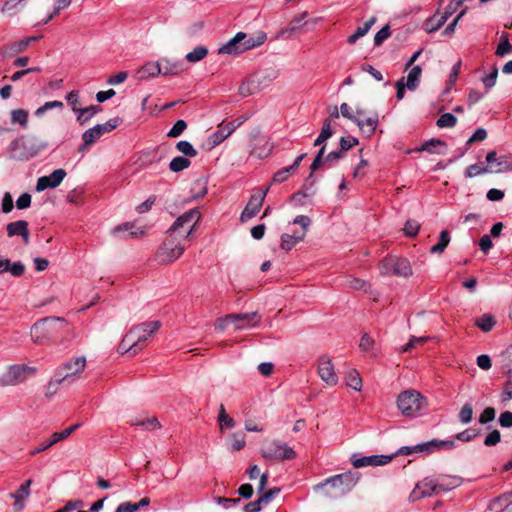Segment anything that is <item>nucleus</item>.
I'll return each mask as SVG.
<instances>
[{
	"mask_svg": "<svg viewBox=\"0 0 512 512\" xmlns=\"http://www.w3.org/2000/svg\"><path fill=\"white\" fill-rule=\"evenodd\" d=\"M34 343L43 345L51 342L63 345L73 337L69 323L61 317H46L35 322L30 330Z\"/></svg>",
	"mask_w": 512,
	"mask_h": 512,
	"instance_id": "1",
	"label": "nucleus"
},
{
	"mask_svg": "<svg viewBox=\"0 0 512 512\" xmlns=\"http://www.w3.org/2000/svg\"><path fill=\"white\" fill-rule=\"evenodd\" d=\"M47 144L36 137L24 135L12 140L7 148L9 158L16 161H28L45 149Z\"/></svg>",
	"mask_w": 512,
	"mask_h": 512,
	"instance_id": "2",
	"label": "nucleus"
},
{
	"mask_svg": "<svg viewBox=\"0 0 512 512\" xmlns=\"http://www.w3.org/2000/svg\"><path fill=\"white\" fill-rule=\"evenodd\" d=\"M201 213L197 208L180 215L168 230L169 235L180 240L181 243L192 236L193 230L200 221Z\"/></svg>",
	"mask_w": 512,
	"mask_h": 512,
	"instance_id": "3",
	"label": "nucleus"
},
{
	"mask_svg": "<svg viewBox=\"0 0 512 512\" xmlns=\"http://www.w3.org/2000/svg\"><path fill=\"white\" fill-rule=\"evenodd\" d=\"M397 406L403 415L417 417L425 410L426 400L419 392L407 390L398 396Z\"/></svg>",
	"mask_w": 512,
	"mask_h": 512,
	"instance_id": "4",
	"label": "nucleus"
},
{
	"mask_svg": "<svg viewBox=\"0 0 512 512\" xmlns=\"http://www.w3.org/2000/svg\"><path fill=\"white\" fill-rule=\"evenodd\" d=\"M87 365L85 356H78L65 361L56 369V376H60L66 385H71L82 377Z\"/></svg>",
	"mask_w": 512,
	"mask_h": 512,
	"instance_id": "5",
	"label": "nucleus"
},
{
	"mask_svg": "<svg viewBox=\"0 0 512 512\" xmlns=\"http://www.w3.org/2000/svg\"><path fill=\"white\" fill-rule=\"evenodd\" d=\"M381 275H396L409 277L412 275V267L406 258L390 256L384 258L379 264Z\"/></svg>",
	"mask_w": 512,
	"mask_h": 512,
	"instance_id": "6",
	"label": "nucleus"
},
{
	"mask_svg": "<svg viewBox=\"0 0 512 512\" xmlns=\"http://www.w3.org/2000/svg\"><path fill=\"white\" fill-rule=\"evenodd\" d=\"M184 250L185 246L180 240L168 235L158 248L156 256L160 263L168 264L178 259Z\"/></svg>",
	"mask_w": 512,
	"mask_h": 512,
	"instance_id": "7",
	"label": "nucleus"
},
{
	"mask_svg": "<svg viewBox=\"0 0 512 512\" xmlns=\"http://www.w3.org/2000/svg\"><path fill=\"white\" fill-rule=\"evenodd\" d=\"M262 456L269 460H292L296 458V452L286 443L275 440L262 450Z\"/></svg>",
	"mask_w": 512,
	"mask_h": 512,
	"instance_id": "8",
	"label": "nucleus"
},
{
	"mask_svg": "<svg viewBox=\"0 0 512 512\" xmlns=\"http://www.w3.org/2000/svg\"><path fill=\"white\" fill-rule=\"evenodd\" d=\"M161 327L160 321H147L133 326L130 329L131 335L134 337V345H138L141 350L145 347L146 341L156 333Z\"/></svg>",
	"mask_w": 512,
	"mask_h": 512,
	"instance_id": "9",
	"label": "nucleus"
},
{
	"mask_svg": "<svg viewBox=\"0 0 512 512\" xmlns=\"http://www.w3.org/2000/svg\"><path fill=\"white\" fill-rule=\"evenodd\" d=\"M448 448V440L433 439L428 442L420 443L415 446H403L398 450L400 455H411L413 453H423L426 455Z\"/></svg>",
	"mask_w": 512,
	"mask_h": 512,
	"instance_id": "10",
	"label": "nucleus"
},
{
	"mask_svg": "<svg viewBox=\"0 0 512 512\" xmlns=\"http://www.w3.org/2000/svg\"><path fill=\"white\" fill-rule=\"evenodd\" d=\"M35 369L26 365H12L7 372L0 378V384L3 386H15L24 382L28 373H34Z\"/></svg>",
	"mask_w": 512,
	"mask_h": 512,
	"instance_id": "11",
	"label": "nucleus"
},
{
	"mask_svg": "<svg viewBox=\"0 0 512 512\" xmlns=\"http://www.w3.org/2000/svg\"><path fill=\"white\" fill-rule=\"evenodd\" d=\"M273 149V144L270 142L268 136L256 131L251 135V150L250 154L259 158H267Z\"/></svg>",
	"mask_w": 512,
	"mask_h": 512,
	"instance_id": "12",
	"label": "nucleus"
},
{
	"mask_svg": "<svg viewBox=\"0 0 512 512\" xmlns=\"http://www.w3.org/2000/svg\"><path fill=\"white\" fill-rule=\"evenodd\" d=\"M306 16L307 12H303L302 14L292 18L289 24L277 33L276 38L288 40L299 37L306 31L305 26L307 25V22L303 21Z\"/></svg>",
	"mask_w": 512,
	"mask_h": 512,
	"instance_id": "13",
	"label": "nucleus"
},
{
	"mask_svg": "<svg viewBox=\"0 0 512 512\" xmlns=\"http://www.w3.org/2000/svg\"><path fill=\"white\" fill-rule=\"evenodd\" d=\"M244 121V119L237 118L226 124H220L218 126V130L215 131L209 137V143L211 144V146L215 147L216 145H219L221 142H223L228 136H230L235 131L236 128L242 125Z\"/></svg>",
	"mask_w": 512,
	"mask_h": 512,
	"instance_id": "14",
	"label": "nucleus"
},
{
	"mask_svg": "<svg viewBox=\"0 0 512 512\" xmlns=\"http://www.w3.org/2000/svg\"><path fill=\"white\" fill-rule=\"evenodd\" d=\"M269 188H266L262 193L254 194L250 197L247 205L241 213L240 220L246 222L253 218L261 209Z\"/></svg>",
	"mask_w": 512,
	"mask_h": 512,
	"instance_id": "15",
	"label": "nucleus"
},
{
	"mask_svg": "<svg viewBox=\"0 0 512 512\" xmlns=\"http://www.w3.org/2000/svg\"><path fill=\"white\" fill-rule=\"evenodd\" d=\"M318 374L320 378L330 386H334L338 382V377L335 373L334 365L328 356H321L319 358Z\"/></svg>",
	"mask_w": 512,
	"mask_h": 512,
	"instance_id": "16",
	"label": "nucleus"
},
{
	"mask_svg": "<svg viewBox=\"0 0 512 512\" xmlns=\"http://www.w3.org/2000/svg\"><path fill=\"white\" fill-rule=\"evenodd\" d=\"M81 426L80 423H76V424H73L71 426H69L68 428L64 429L63 431L61 432H54L52 435H51V439L47 442V443H44V444H41L39 445L38 447H36L35 449H33L31 452H30V455L31 456H34L42 451H45L47 450L48 448H50L51 446H53L54 444L60 442V441H63L65 439H67L73 432H75L79 427Z\"/></svg>",
	"mask_w": 512,
	"mask_h": 512,
	"instance_id": "17",
	"label": "nucleus"
},
{
	"mask_svg": "<svg viewBox=\"0 0 512 512\" xmlns=\"http://www.w3.org/2000/svg\"><path fill=\"white\" fill-rule=\"evenodd\" d=\"M392 458V456L388 455H371L358 457L356 454H354L352 457V464L355 468H361L365 466H383L388 464Z\"/></svg>",
	"mask_w": 512,
	"mask_h": 512,
	"instance_id": "18",
	"label": "nucleus"
},
{
	"mask_svg": "<svg viewBox=\"0 0 512 512\" xmlns=\"http://www.w3.org/2000/svg\"><path fill=\"white\" fill-rule=\"evenodd\" d=\"M441 491H445L442 485H437L433 480L425 479L416 485L412 492V497L418 499L421 497L430 496L432 494H439Z\"/></svg>",
	"mask_w": 512,
	"mask_h": 512,
	"instance_id": "19",
	"label": "nucleus"
},
{
	"mask_svg": "<svg viewBox=\"0 0 512 512\" xmlns=\"http://www.w3.org/2000/svg\"><path fill=\"white\" fill-rule=\"evenodd\" d=\"M489 173H503L512 171V162L506 160L505 157L497 158V153L491 151L486 155Z\"/></svg>",
	"mask_w": 512,
	"mask_h": 512,
	"instance_id": "20",
	"label": "nucleus"
},
{
	"mask_svg": "<svg viewBox=\"0 0 512 512\" xmlns=\"http://www.w3.org/2000/svg\"><path fill=\"white\" fill-rule=\"evenodd\" d=\"M327 484L340 489L341 493H346L354 487L356 479L352 473H343L329 478Z\"/></svg>",
	"mask_w": 512,
	"mask_h": 512,
	"instance_id": "21",
	"label": "nucleus"
},
{
	"mask_svg": "<svg viewBox=\"0 0 512 512\" xmlns=\"http://www.w3.org/2000/svg\"><path fill=\"white\" fill-rule=\"evenodd\" d=\"M37 39H38L37 37H26V38H24V39H22L20 41H16V42H12L10 44L4 45L0 49V54L4 58H6V57H14L17 54L25 51L26 48L28 47V45L32 41H36Z\"/></svg>",
	"mask_w": 512,
	"mask_h": 512,
	"instance_id": "22",
	"label": "nucleus"
},
{
	"mask_svg": "<svg viewBox=\"0 0 512 512\" xmlns=\"http://www.w3.org/2000/svg\"><path fill=\"white\" fill-rule=\"evenodd\" d=\"M244 37V32H238L232 39L218 49V54L238 55L245 52L244 47L242 46V40Z\"/></svg>",
	"mask_w": 512,
	"mask_h": 512,
	"instance_id": "23",
	"label": "nucleus"
},
{
	"mask_svg": "<svg viewBox=\"0 0 512 512\" xmlns=\"http://www.w3.org/2000/svg\"><path fill=\"white\" fill-rule=\"evenodd\" d=\"M7 235L9 237L20 236L25 244L29 243L28 222L17 220L6 225Z\"/></svg>",
	"mask_w": 512,
	"mask_h": 512,
	"instance_id": "24",
	"label": "nucleus"
},
{
	"mask_svg": "<svg viewBox=\"0 0 512 512\" xmlns=\"http://www.w3.org/2000/svg\"><path fill=\"white\" fill-rule=\"evenodd\" d=\"M255 314H227L224 317H220L216 320L214 327L217 330L224 331L230 323H238L239 319H253Z\"/></svg>",
	"mask_w": 512,
	"mask_h": 512,
	"instance_id": "25",
	"label": "nucleus"
},
{
	"mask_svg": "<svg viewBox=\"0 0 512 512\" xmlns=\"http://www.w3.org/2000/svg\"><path fill=\"white\" fill-rule=\"evenodd\" d=\"M161 75L174 76L184 71L183 63L180 61H171L167 58L160 60Z\"/></svg>",
	"mask_w": 512,
	"mask_h": 512,
	"instance_id": "26",
	"label": "nucleus"
},
{
	"mask_svg": "<svg viewBox=\"0 0 512 512\" xmlns=\"http://www.w3.org/2000/svg\"><path fill=\"white\" fill-rule=\"evenodd\" d=\"M419 150L426 151L430 154H445L447 151V144L441 139L432 138L424 142Z\"/></svg>",
	"mask_w": 512,
	"mask_h": 512,
	"instance_id": "27",
	"label": "nucleus"
},
{
	"mask_svg": "<svg viewBox=\"0 0 512 512\" xmlns=\"http://www.w3.org/2000/svg\"><path fill=\"white\" fill-rule=\"evenodd\" d=\"M266 39L267 35L263 31H259L254 35H248L245 33V37L242 40V46L244 47V51L246 52L248 50L261 46L262 44H264Z\"/></svg>",
	"mask_w": 512,
	"mask_h": 512,
	"instance_id": "28",
	"label": "nucleus"
},
{
	"mask_svg": "<svg viewBox=\"0 0 512 512\" xmlns=\"http://www.w3.org/2000/svg\"><path fill=\"white\" fill-rule=\"evenodd\" d=\"M304 240V232L294 231L292 234L281 235L280 247L282 250L290 251L297 243Z\"/></svg>",
	"mask_w": 512,
	"mask_h": 512,
	"instance_id": "29",
	"label": "nucleus"
},
{
	"mask_svg": "<svg viewBox=\"0 0 512 512\" xmlns=\"http://www.w3.org/2000/svg\"><path fill=\"white\" fill-rule=\"evenodd\" d=\"M359 129L364 133L366 134L367 137H371L376 128H377V125H378V116L377 115H374V116H371V117H368L366 118L365 120L357 117L355 119V122Z\"/></svg>",
	"mask_w": 512,
	"mask_h": 512,
	"instance_id": "30",
	"label": "nucleus"
},
{
	"mask_svg": "<svg viewBox=\"0 0 512 512\" xmlns=\"http://www.w3.org/2000/svg\"><path fill=\"white\" fill-rule=\"evenodd\" d=\"M134 337L131 335V332L129 331L124 338L121 340L120 344L118 345V352L120 354H125L131 352L132 355H135L138 353L141 349L138 348V345H134Z\"/></svg>",
	"mask_w": 512,
	"mask_h": 512,
	"instance_id": "31",
	"label": "nucleus"
},
{
	"mask_svg": "<svg viewBox=\"0 0 512 512\" xmlns=\"http://www.w3.org/2000/svg\"><path fill=\"white\" fill-rule=\"evenodd\" d=\"M448 17V11L445 9L441 14H436L424 23L426 32L431 33L439 29Z\"/></svg>",
	"mask_w": 512,
	"mask_h": 512,
	"instance_id": "32",
	"label": "nucleus"
},
{
	"mask_svg": "<svg viewBox=\"0 0 512 512\" xmlns=\"http://www.w3.org/2000/svg\"><path fill=\"white\" fill-rule=\"evenodd\" d=\"M160 61L157 62H148L143 65L137 72V75L140 79H145L148 77H155L161 75Z\"/></svg>",
	"mask_w": 512,
	"mask_h": 512,
	"instance_id": "33",
	"label": "nucleus"
},
{
	"mask_svg": "<svg viewBox=\"0 0 512 512\" xmlns=\"http://www.w3.org/2000/svg\"><path fill=\"white\" fill-rule=\"evenodd\" d=\"M315 180L309 175L302 186V189L291 196V200H297L299 197H313L315 195Z\"/></svg>",
	"mask_w": 512,
	"mask_h": 512,
	"instance_id": "34",
	"label": "nucleus"
},
{
	"mask_svg": "<svg viewBox=\"0 0 512 512\" xmlns=\"http://www.w3.org/2000/svg\"><path fill=\"white\" fill-rule=\"evenodd\" d=\"M102 111L99 105H91L78 110L77 121L80 125L86 124L94 115Z\"/></svg>",
	"mask_w": 512,
	"mask_h": 512,
	"instance_id": "35",
	"label": "nucleus"
},
{
	"mask_svg": "<svg viewBox=\"0 0 512 512\" xmlns=\"http://www.w3.org/2000/svg\"><path fill=\"white\" fill-rule=\"evenodd\" d=\"M511 495L512 492L494 498L490 501L488 508L495 512L502 511L505 507L507 508L508 504L510 503Z\"/></svg>",
	"mask_w": 512,
	"mask_h": 512,
	"instance_id": "36",
	"label": "nucleus"
},
{
	"mask_svg": "<svg viewBox=\"0 0 512 512\" xmlns=\"http://www.w3.org/2000/svg\"><path fill=\"white\" fill-rule=\"evenodd\" d=\"M122 123V119L119 117H115L112 119H109L107 122L103 124H97L94 127L96 128L97 132L102 136L105 133H109L116 129L120 124Z\"/></svg>",
	"mask_w": 512,
	"mask_h": 512,
	"instance_id": "37",
	"label": "nucleus"
},
{
	"mask_svg": "<svg viewBox=\"0 0 512 512\" xmlns=\"http://www.w3.org/2000/svg\"><path fill=\"white\" fill-rule=\"evenodd\" d=\"M191 165V161L183 156L174 157L169 163V169L172 172H181Z\"/></svg>",
	"mask_w": 512,
	"mask_h": 512,
	"instance_id": "38",
	"label": "nucleus"
},
{
	"mask_svg": "<svg viewBox=\"0 0 512 512\" xmlns=\"http://www.w3.org/2000/svg\"><path fill=\"white\" fill-rule=\"evenodd\" d=\"M28 117V111L24 109H15L11 111V122L13 124H19L22 128L27 127Z\"/></svg>",
	"mask_w": 512,
	"mask_h": 512,
	"instance_id": "39",
	"label": "nucleus"
},
{
	"mask_svg": "<svg viewBox=\"0 0 512 512\" xmlns=\"http://www.w3.org/2000/svg\"><path fill=\"white\" fill-rule=\"evenodd\" d=\"M421 68L420 66H414L407 76V82L405 85L409 90H415L418 86L420 76H421Z\"/></svg>",
	"mask_w": 512,
	"mask_h": 512,
	"instance_id": "40",
	"label": "nucleus"
},
{
	"mask_svg": "<svg viewBox=\"0 0 512 512\" xmlns=\"http://www.w3.org/2000/svg\"><path fill=\"white\" fill-rule=\"evenodd\" d=\"M496 324V320L492 315H483L476 319L475 325L480 328L483 332H489L493 329Z\"/></svg>",
	"mask_w": 512,
	"mask_h": 512,
	"instance_id": "41",
	"label": "nucleus"
},
{
	"mask_svg": "<svg viewBox=\"0 0 512 512\" xmlns=\"http://www.w3.org/2000/svg\"><path fill=\"white\" fill-rule=\"evenodd\" d=\"M208 54V49L205 46H197L191 52L186 54V60L190 63H195L204 59Z\"/></svg>",
	"mask_w": 512,
	"mask_h": 512,
	"instance_id": "42",
	"label": "nucleus"
},
{
	"mask_svg": "<svg viewBox=\"0 0 512 512\" xmlns=\"http://www.w3.org/2000/svg\"><path fill=\"white\" fill-rule=\"evenodd\" d=\"M346 384L350 388L360 391L362 388V379L356 370H351L346 376Z\"/></svg>",
	"mask_w": 512,
	"mask_h": 512,
	"instance_id": "43",
	"label": "nucleus"
},
{
	"mask_svg": "<svg viewBox=\"0 0 512 512\" xmlns=\"http://www.w3.org/2000/svg\"><path fill=\"white\" fill-rule=\"evenodd\" d=\"M218 422H219L221 430H223L225 427L233 428L235 426L234 419L226 413V410H225V407L223 404L220 405Z\"/></svg>",
	"mask_w": 512,
	"mask_h": 512,
	"instance_id": "44",
	"label": "nucleus"
},
{
	"mask_svg": "<svg viewBox=\"0 0 512 512\" xmlns=\"http://www.w3.org/2000/svg\"><path fill=\"white\" fill-rule=\"evenodd\" d=\"M509 53H512V45L509 43L508 34L503 33L495 54L499 57H503Z\"/></svg>",
	"mask_w": 512,
	"mask_h": 512,
	"instance_id": "45",
	"label": "nucleus"
},
{
	"mask_svg": "<svg viewBox=\"0 0 512 512\" xmlns=\"http://www.w3.org/2000/svg\"><path fill=\"white\" fill-rule=\"evenodd\" d=\"M485 173H489V169L488 166H484L483 163L469 165L465 170V176L469 178Z\"/></svg>",
	"mask_w": 512,
	"mask_h": 512,
	"instance_id": "46",
	"label": "nucleus"
},
{
	"mask_svg": "<svg viewBox=\"0 0 512 512\" xmlns=\"http://www.w3.org/2000/svg\"><path fill=\"white\" fill-rule=\"evenodd\" d=\"M176 149L186 157L197 156V150L188 141L182 140L176 144Z\"/></svg>",
	"mask_w": 512,
	"mask_h": 512,
	"instance_id": "47",
	"label": "nucleus"
},
{
	"mask_svg": "<svg viewBox=\"0 0 512 512\" xmlns=\"http://www.w3.org/2000/svg\"><path fill=\"white\" fill-rule=\"evenodd\" d=\"M250 314H255L256 317L253 319H239L238 323H235L236 330H242L247 327H255L260 323L261 316L258 312H251Z\"/></svg>",
	"mask_w": 512,
	"mask_h": 512,
	"instance_id": "48",
	"label": "nucleus"
},
{
	"mask_svg": "<svg viewBox=\"0 0 512 512\" xmlns=\"http://www.w3.org/2000/svg\"><path fill=\"white\" fill-rule=\"evenodd\" d=\"M100 137H101V135L97 132L95 127H92L90 129L86 130L82 134V140L84 141V147H89V146L93 145Z\"/></svg>",
	"mask_w": 512,
	"mask_h": 512,
	"instance_id": "49",
	"label": "nucleus"
},
{
	"mask_svg": "<svg viewBox=\"0 0 512 512\" xmlns=\"http://www.w3.org/2000/svg\"><path fill=\"white\" fill-rule=\"evenodd\" d=\"M31 484V479L26 480L15 493H10V497L26 500L30 495Z\"/></svg>",
	"mask_w": 512,
	"mask_h": 512,
	"instance_id": "50",
	"label": "nucleus"
},
{
	"mask_svg": "<svg viewBox=\"0 0 512 512\" xmlns=\"http://www.w3.org/2000/svg\"><path fill=\"white\" fill-rule=\"evenodd\" d=\"M448 246V230H442L440 233V240L437 244L430 248V252L433 254L442 253Z\"/></svg>",
	"mask_w": 512,
	"mask_h": 512,
	"instance_id": "51",
	"label": "nucleus"
},
{
	"mask_svg": "<svg viewBox=\"0 0 512 512\" xmlns=\"http://www.w3.org/2000/svg\"><path fill=\"white\" fill-rule=\"evenodd\" d=\"M420 229V224L414 219H408L404 225L403 231L406 237H415Z\"/></svg>",
	"mask_w": 512,
	"mask_h": 512,
	"instance_id": "52",
	"label": "nucleus"
},
{
	"mask_svg": "<svg viewBox=\"0 0 512 512\" xmlns=\"http://www.w3.org/2000/svg\"><path fill=\"white\" fill-rule=\"evenodd\" d=\"M246 445L245 435L242 432H236L231 437L232 451H240Z\"/></svg>",
	"mask_w": 512,
	"mask_h": 512,
	"instance_id": "53",
	"label": "nucleus"
},
{
	"mask_svg": "<svg viewBox=\"0 0 512 512\" xmlns=\"http://www.w3.org/2000/svg\"><path fill=\"white\" fill-rule=\"evenodd\" d=\"M459 420L463 424H468L472 421L473 418V407L470 403H466L460 410L458 414Z\"/></svg>",
	"mask_w": 512,
	"mask_h": 512,
	"instance_id": "54",
	"label": "nucleus"
},
{
	"mask_svg": "<svg viewBox=\"0 0 512 512\" xmlns=\"http://www.w3.org/2000/svg\"><path fill=\"white\" fill-rule=\"evenodd\" d=\"M61 384H66V382L64 380H61L60 376L55 375V378L49 381V383L47 384L45 395L47 397H51L54 394H56Z\"/></svg>",
	"mask_w": 512,
	"mask_h": 512,
	"instance_id": "55",
	"label": "nucleus"
},
{
	"mask_svg": "<svg viewBox=\"0 0 512 512\" xmlns=\"http://www.w3.org/2000/svg\"><path fill=\"white\" fill-rule=\"evenodd\" d=\"M501 363L505 371H512V344L501 353Z\"/></svg>",
	"mask_w": 512,
	"mask_h": 512,
	"instance_id": "56",
	"label": "nucleus"
},
{
	"mask_svg": "<svg viewBox=\"0 0 512 512\" xmlns=\"http://www.w3.org/2000/svg\"><path fill=\"white\" fill-rule=\"evenodd\" d=\"M66 176V171L62 168L54 170L50 175H48V179L53 188H56L61 184L63 179Z\"/></svg>",
	"mask_w": 512,
	"mask_h": 512,
	"instance_id": "57",
	"label": "nucleus"
},
{
	"mask_svg": "<svg viewBox=\"0 0 512 512\" xmlns=\"http://www.w3.org/2000/svg\"><path fill=\"white\" fill-rule=\"evenodd\" d=\"M71 2L72 0H57L53 12L48 16L44 23L47 24L55 16H57L61 10L68 8L71 5Z\"/></svg>",
	"mask_w": 512,
	"mask_h": 512,
	"instance_id": "58",
	"label": "nucleus"
},
{
	"mask_svg": "<svg viewBox=\"0 0 512 512\" xmlns=\"http://www.w3.org/2000/svg\"><path fill=\"white\" fill-rule=\"evenodd\" d=\"M186 128L187 123L184 120H177L170 131L167 133V136L170 138H176L180 136Z\"/></svg>",
	"mask_w": 512,
	"mask_h": 512,
	"instance_id": "59",
	"label": "nucleus"
},
{
	"mask_svg": "<svg viewBox=\"0 0 512 512\" xmlns=\"http://www.w3.org/2000/svg\"><path fill=\"white\" fill-rule=\"evenodd\" d=\"M508 380L505 382L502 393V401L506 402L512 399V371H505Z\"/></svg>",
	"mask_w": 512,
	"mask_h": 512,
	"instance_id": "60",
	"label": "nucleus"
},
{
	"mask_svg": "<svg viewBox=\"0 0 512 512\" xmlns=\"http://www.w3.org/2000/svg\"><path fill=\"white\" fill-rule=\"evenodd\" d=\"M132 425L143 426L145 429H148V430H155V429L161 428L160 422L155 417L148 418V419L142 420V421L133 422Z\"/></svg>",
	"mask_w": 512,
	"mask_h": 512,
	"instance_id": "61",
	"label": "nucleus"
},
{
	"mask_svg": "<svg viewBox=\"0 0 512 512\" xmlns=\"http://www.w3.org/2000/svg\"><path fill=\"white\" fill-rule=\"evenodd\" d=\"M292 173H294V171L292 169H290L289 166L284 167L274 173L272 181H273V183H283L284 181H286L289 178V176Z\"/></svg>",
	"mask_w": 512,
	"mask_h": 512,
	"instance_id": "62",
	"label": "nucleus"
},
{
	"mask_svg": "<svg viewBox=\"0 0 512 512\" xmlns=\"http://www.w3.org/2000/svg\"><path fill=\"white\" fill-rule=\"evenodd\" d=\"M347 287L353 289V290H363V291H367V289L369 288V284L363 280V279H360V278H350L347 280Z\"/></svg>",
	"mask_w": 512,
	"mask_h": 512,
	"instance_id": "63",
	"label": "nucleus"
},
{
	"mask_svg": "<svg viewBox=\"0 0 512 512\" xmlns=\"http://www.w3.org/2000/svg\"><path fill=\"white\" fill-rule=\"evenodd\" d=\"M391 35L389 25L381 28L374 36V45L380 46L386 39H388Z\"/></svg>",
	"mask_w": 512,
	"mask_h": 512,
	"instance_id": "64",
	"label": "nucleus"
}]
</instances>
